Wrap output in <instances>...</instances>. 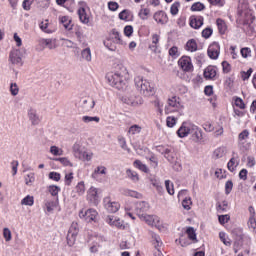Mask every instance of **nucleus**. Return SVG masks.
<instances>
[{"mask_svg":"<svg viewBox=\"0 0 256 256\" xmlns=\"http://www.w3.org/2000/svg\"><path fill=\"white\" fill-rule=\"evenodd\" d=\"M106 175H107V167L103 165H98L92 173V179H95L96 181H101V179L99 178L105 177Z\"/></svg>","mask_w":256,"mask_h":256,"instance_id":"obj_15","label":"nucleus"},{"mask_svg":"<svg viewBox=\"0 0 256 256\" xmlns=\"http://www.w3.org/2000/svg\"><path fill=\"white\" fill-rule=\"evenodd\" d=\"M218 31L221 35H225V32L227 31V24L225 21L221 18H218L216 20Z\"/></svg>","mask_w":256,"mask_h":256,"instance_id":"obj_30","label":"nucleus"},{"mask_svg":"<svg viewBox=\"0 0 256 256\" xmlns=\"http://www.w3.org/2000/svg\"><path fill=\"white\" fill-rule=\"evenodd\" d=\"M247 139H249V132H248V130H243L238 135V146L240 148H245V143H247Z\"/></svg>","mask_w":256,"mask_h":256,"instance_id":"obj_27","label":"nucleus"},{"mask_svg":"<svg viewBox=\"0 0 256 256\" xmlns=\"http://www.w3.org/2000/svg\"><path fill=\"white\" fill-rule=\"evenodd\" d=\"M204 77L208 80L217 77V68L215 66H208L207 68H205Z\"/></svg>","mask_w":256,"mask_h":256,"instance_id":"obj_25","label":"nucleus"},{"mask_svg":"<svg viewBox=\"0 0 256 256\" xmlns=\"http://www.w3.org/2000/svg\"><path fill=\"white\" fill-rule=\"evenodd\" d=\"M122 101L123 103H126V105H131V107H139V105H143V98L135 94L125 96L122 98Z\"/></svg>","mask_w":256,"mask_h":256,"instance_id":"obj_8","label":"nucleus"},{"mask_svg":"<svg viewBox=\"0 0 256 256\" xmlns=\"http://www.w3.org/2000/svg\"><path fill=\"white\" fill-rule=\"evenodd\" d=\"M227 207H229V203H227V201H223L222 203L216 204V210L219 213H227Z\"/></svg>","mask_w":256,"mask_h":256,"instance_id":"obj_38","label":"nucleus"},{"mask_svg":"<svg viewBox=\"0 0 256 256\" xmlns=\"http://www.w3.org/2000/svg\"><path fill=\"white\" fill-rule=\"evenodd\" d=\"M78 15H79V19H80L81 23H84L85 25H87V23H89V16L87 15L85 8H79Z\"/></svg>","mask_w":256,"mask_h":256,"instance_id":"obj_31","label":"nucleus"},{"mask_svg":"<svg viewBox=\"0 0 256 256\" xmlns=\"http://www.w3.org/2000/svg\"><path fill=\"white\" fill-rule=\"evenodd\" d=\"M237 165H239V162H237L235 157H232L227 164V168L233 173L237 169Z\"/></svg>","mask_w":256,"mask_h":256,"instance_id":"obj_42","label":"nucleus"},{"mask_svg":"<svg viewBox=\"0 0 256 256\" xmlns=\"http://www.w3.org/2000/svg\"><path fill=\"white\" fill-rule=\"evenodd\" d=\"M59 22L67 31H71L73 29V25H71V19L67 16L59 17Z\"/></svg>","mask_w":256,"mask_h":256,"instance_id":"obj_29","label":"nucleus"},{"mask_svg":"<svg viewBox=\"0 0 256 256\" xmlns=\"http://www.w3.org/2000/svg\"><path fill=\"white\" fill-rule=\"evenodd\" d=\"M105 47L109 49V51H117V44L114 43L111 39H108L106 42H104Z\"/></svg>","mask_w":256,"mask_h":256,"instance_id":"obj_52","label":"nucleus"},{"mask_svg":"<svg viewBox=\"0 0 256 256\" xmlns=\"http://www.w3.org/2000/svg\"><path fill=\"white\" fill-rule=\"evenodd\" d=\"M192 129H193V124L183 122L180 128L177 130V135L178 137H180V139H183L184 137L191 135Z\"/></svg>","mask_w":256,"mask_h":256,"instance_id":"obj_10","label":"nucleus"},{"mask_svg":"<svg viewBox=\"0 0 256 256\" xmlns=\"http://www.w3.org/2000/svg\"><path fill=\"white\" fill-rule=\"evenodd\" d=\"M10 93L13 95V97H16V95H19V86L17 83H11L10 84Z\"/></svg>","mask_w":256,"mask_h":256,"instance_id":"obj_61","label":"nucleus"},{"mask_svg":"<svg viewBox=\"0 0 256 256\" xmlns=\"http://www.w3.org/2000/svg\"><path fill=\"white\" fill-rule=\"evenodd\" d=\"M181 7V3L174 2L170 7L171 15H177L179 13V8Z\"/></svg>","mask_w":256,"mask_h":256,"instance_id":"obj_50","label":"nucleus"},{"mask_svg":"<svg viewBox=\"0 0 256 256\" xmlns=\"http://www.w3.org/2000/svg\"><path fill=\"white\" fill-rule=\"evenodd\" d=\"M80 107L86 111H92L95 108V99L93 98H82L80 100Z\"/></svg>","mask_w":256,"mask_h":256,"instance_id":"obj_19","label":"nucleus"},{"mask_svg":"<svg viewBox=\"0 0 256 256\" xmlns=\"http://www.w3.org/2000/svg\"><path fill=\"white\" fill-rule=\"evenodd\" d=\"M165 113H183V105H181V101L179 97L172 96L168 98L167 104L165 106Z\"/></svg>","mask_w":256,"mask_h":256,"instance_id":"obj_3","label":"nucleus"},{"mask_svg":"<svg viewBox=\"0 0 256 256\" xmlns=\"http://www.w3.org/2000/svg\"><path fill=\"white\" fill-rule=\"evenodd\" d=\"M41 45L47 47L48 49H57V39L49 38V39H41Z\"/></svg>","mask_w":256,"mask_h":256,"instance_id":"obj_26","label":"nucleus"},{"mask_svg":"<svg viewBox=\"0 0 256 256\" xmlns=\"http://www.w3.org/2000/svg\"><path fill=\"white\" fill-rule=\"evenodd\" d=\"M54 161H59V163L64 165V167H73V164L71 163V161H69V158L67 157L56 158L54 159Z\"/></svg>","mask_w":256,"mask_h":256,"instance_id":"obj_47","label":"nucleus"},{"mask_svg":"<svg viewBox=\"0 0 256 256\" xmlns=\"http://www.w3.org/2000/svg\"><path fill=\"white\" fill-rule=\"evenodd\" d=\"M73 155L80 161H91V159H93V152L83 151V148L78 150V152H74Z\"/></svg>","mask_w":256,"mask_h":256,"instance_id":"obj_17","label":"nucleus"},{"mask_svg":"<svg viewBox=\"0 0 256 256\" xmlns=\"http://www.w3.org/2000/svg\"><path fill=\"white\" fill-rule=\"evenodd\" d=\"M118 143L124 151H127V153H131V149L127 146V140L123 136H118Z\"/></svg>","mask_w":256,"mask_h":256,"instance_id":"obj_36","label":"nucleus"},{"mask_svg":"<svg viewBox=\"0 0 256 256\" xmlns=\"http://www.w3.org/2000/svg\"><path fill=\"white\" fill-rule=\"evenodd\" d=\"M243 247V237L239 236L238 240L234 242V252L239 253V249Z\"/></svg>","mask_w":256,"mask_h":256,"instance_id":"obj_53","label":"nucleus"},{"mask_svg":"<svg viewBox=\"0 0 256 256\" xmlns=\"http://www.w3.org/2000/svg\"><path fill=\"white\" fill-rule=\"evenodd\" d=\"M133 166L136 169L143 171V173H149V168L147 167V165L143 164V162H141V160H135L133 163Z\"/></svg>","mask_w":256,"mask_h":256,"instance_id":"obj_33","label":"nucleus"},{"mask_svg":"<svg viewBox=\"0 0 256 256\" xmlns=\"http://www.w3.org/2000/svg\"><path fill=\"white\" fill-rule=\"evenodd\" d=\"M35 203V199L33 198V196H26L24 199H22L21 201V205H28V207H33Z\"/></svg>","mask_w":256,"mask_h":256,"instance_id":"obj_41","label":"nucleus"},{"mask_svg":"<svg viewBox=\"0 0 256 256\" xmlns=\"http://www.w3.org/2000/svg\"><path fill=\"white\" fill-rule=\"evenodd\" d=\"M57 207H59V198H56V200L46 199L44 201V209L47 213H53Z\"/></svg>","mask_w":256,"mask_h":256,"instance_id":"obj_18","label":"nucleus"},{"mask_svg":"<svg viewBox=\"0 0 256 256\" xmlns=\"http://www.w3.org/2000/svg\"><path fill=\"white\" fill-rule=\"evenodd\" d=\"M141 126L134 124L128 129V135H139L141 133Z\"/></svg>","mask_w":256,"mask_h":256,"instance_id":"obj_37","label":"nucleus"},{"mask_svg":"<svg viewBox=\"0 0 256 256\" xmlns=\"http://www.w3.org/2000/svg\"><path fill=\"white\" fill-rule=\"evenodd\" d=\"M110 39L116 44L121 43V34L118 31L113 30Z\"/></svg>","mask_w":256,"mask_h":256,"instance_id":"obj_40","label":"nucleus"},{"mask_svg":"<svg viewBox=\"0 0 256 256\" xmlns=\"http://www.w3.org/2000/svg\"><path fill=\"white\" fill-rule=\"evenodd\" d=\"M240 53L243 59H249V57H251V48L244 47L240 50Z\"/></svg>","mask_w":256,"mask_h":256,"instance_id":"obj_56","label":"nucleus"},{"mask_svg":"<svg viewBox=\"0 0 256 256\" xmlns=\"http://www.w3.org/2000/svg\"><path fill=\"white\" fill-rule=\"evenodd\" d=\"M116 220H117V217L113 215H108L105 217V222L108 223L110 227H113V225H115Z\"/></svg>","mask_w":256,"mask_h":256,"instance_id":"obj_63","label":"nucleus"},{"mask_svg":"<svg viewBox=\"0 0 256 256\" xmlns=\"http://www.w3.org/2000/svg\"><path fill=\"white\" fill-rule=\"evenodd\" d=\"M76 192L78 193V195L85 194V182L81 181L76 185Z\"/></svg>","mask_w":256,"mask_h":256,"instance_id":"obj_57","label":"nucleus"},{"mask_svg":"<svg viewBox=\"0 0 256 256\" xmlns=\"http://www.w3.org/2000/svg\"><path fill=\"white\" fill-rule=\"evenodd\" d=\"M219 238L222 241V243H224V245H226V247H230L231 245V240L227 237V235L225 234V232H220L219 233Z\"/></svg>","mask_w":256,"mask_h":256,"instance_id":"obj_45","label":"nucleus"},{"mask_svg":"<svg viewBox=\"0 0 256 256\" xmlns=\"http://www.w3.org/2000/svg\"><path fill=\"white\" fill-rule=\"evenodd\" d=\"M50 153L52 155H55V157L61 156V155H63V149H61V148H59L57 146H51L50 147Z\"/></svg>","mask_w":256,"mask_h":256,"instance_id":"obj_54","label":"nucleus"},{"mask_svg":"<svg viewBox=\"0 0 256 256\" xmlns=\"http://www.w3.org/2000/svg\"><path fill=\"white\" fill-rule=\"evenodd\" d=\"M134 83L137 91H139L141 95H144V97H152V95H155V87L151 85L149 80L143 78V76H136Z\"/></svg>","mask_w":256,"mask_h":256,"instance_id":"obj_2","label":"nucleus"},{"mask_svg":"<svg viewBox=\"0 0 256 256\" xmlns=\"http://www.w3.org/2000/svg\"><path fill=\"white\" fill-rule=\"evenodd\" d=\"M41 31L44 33H53V30L49 29V20H45L44 22H41L39 25Z\"/></svg>","mask_w":256,"mask_h":256,"instance_id":"obj_43","label":"nucleus"},{"mask_svg":"<svg viewBox=\"0 0 256 256\" xmlns=\"http://www.w3.org/2000/svg\"><path fill=\"white\" fill-rule=\"evenodd\" d=\"M185 49L186 51H190V53H195L197 51V42L193 39L189 40L186 43Z\"/></svg>","mask_w":256,"mask_h":256,"instance_id":"obj_34","label":"nucleus"},{"mask_svg":"<svg viewBox=\"0 0 256 256\" xmlns=\"http://www.w3.org/2000/svg\"><path fill=\"white\" fill-rule=\"evenodd\" d=\"M191 205H193V202L191 201V197L183 199L182 201L183 209H185L186 211H189V209H191Z\"/></svg>","mask_w":256,"mask_h":256,"instance_id":"obj_55","label":"nucleus"},{"mask_svg":"<svg viewBox=\"0 0 256 256\" xmlns=\"http://www.w3.org/2000/svg\"><path fill=\"white\" fill-rule=\"evenodd\" d=\"M178 65L184 73H191L193 71V62L191 61V57L189 56H182L178 60Z\"/></svg>","mask_w":256,"mask_h":256,"instance_id":"obj_7","label":"nucleus"},{"mask_svg":"<svg viewBox=\"0 0 256 256\" xmlns=\"http://www.w3.org/2000/svg\"><path fill=\"white\" fill-rule=\"evenodd\" d=\"M165 188L169 195H175V188H174L173 182H171V180L165 181Z\"/></svg>","mask_w":256,"mask_h":256,"instance_id":"obj_39","label":"nucleus"},{"mask_svg":"<svg viewBox=\"0 0 256 256\" xmlns=\"http://www.w3.org/2000/svg\"><path fill=\"white\" fill-rule=\"evenodd\" d=\"M139 219H141V221H144L145 223H147V225H150L151 227H157L159 223V218L154 215L140 214Z\"/></svg>","mask_w":256,"mask_h":256,"instance_id":"obj_13","label":"nucleus"},{"mask_svg":"<svg viewBox=\"0 0 256 256\" xmlns=\"http://www.w3.org/2000/svg\"><path fill=\"white\" fill-rule=\"evenodd\" d=\"M135 209L138 217H140V215H145V213L149 211V203L145 201L137 202L135 205Z\"/></svg>","mask_w":256,"mask_h":256,"instance_id":"obj_20","label":"nucleus"},{"mask_svg":"<svg viewBox=\"0 0 256 256\" xmlns=\"http://www.w3.org/2000/svg\"><path fill=\"white\" fill-rule=\"evenodd\" d=\"M9 61L13 65H18V66L23 65V59L21 58V51L18 49L12 50L9 55Z\"/></svg>","mask_w":256,"mask_h":256,"instance_id":"obj_12","label":"nucleus"},{"mask_svg":"<svg viewBox=\"0 0 256 256\" xmlns=\"http://www.w3.org/2000/svg\"><path fill=\"white\" fill-rule=\"evenodd\" d=\"M48 191L52 197H57V195H59V191H61V188H59V186L52 185L48 187Z\"/></svg>","mask_w":256,"mask_h":256,"instance_id":"obj_51","label":"nucleus"},{"mask_svg":"<svg viewBox=\"0 0 256 256\" xmlns=\"http://www.w3.org/2000/svg\"><path fill=\"white\" fill-rule=\"evenodd\" d=\"M87 201L92 203V205H99V201H101V198L99 197V189L93 186L90 187L87 192Z\"/></svg>","mask_w":256,"mask_h":256,"instance_id":"obj_9","label":"nucleus"},{"mask_svg":"<svg viewBox=\"0 0 256 256\" xmlns=\"http://www.w3.org/2000/svg\"><path fill=\"white\" fill-rule=\"evenodd\" d=\"M125 195H127V197H134V199H141V197H143V195H141V193H139L135 190H126Z\"/></svg>","mask_w":256,"mask_h":256,"instance_id":"obj_44","label":"nucleus"},{"mask_svg":"<svg viewBox=\"0 0 256 256\" xmlns=\"http://www.w3.org/2000/svg\"><path fill=\"white\" fill-rule=\"evenodd\" d=\"M109 84L116 89H123L129 81V72L127 68L123 65H118L114 73H109L106 76Z\"/></svg>","mask_w":256,"mask_h":256,"instance_id":"obj_1","label":"nucleus"},{"mask_svg":"<svg viewBox=\"0 0 256 256\" xmlns=\"http://www.w3.org/2000/svg\"><path fill=\"white\" fill-rule=\"evenodd\" d=\"M220 51L221 47L219 46V43L214 42L208 47V56L210 59H218Z\"/></svg>","mask_w":256,"mask_h":256,"instance_id":"obj_14","label":"nucleus"},{"mask_svg":"<svg viewBox=\"0 0 256 256\" xmlns=\"http://www.w3.org/2000/svg\"><path fill=\"white\" fill-rule=\"evenodd\" d=\"M161 39V36H159V34H153L152 35V43L149 46V49L153 52V53H159V41Z\"/></svg>","mask_w":256,"mask_h":256,"instance_id":"obj_22","label":"nucleus"},{"mask_svg":"<svg viewBox=\"0 0 256 256\" xmlns=\"http://www.w3.org/2000/svg\"><path fill=\"white\" fill-rule=\"evenodd\" d=\"M250 217L248 220V227L249 229H252L254 233H256V219H255V209H253V206L249 207Z\"/></svg>","mask_w":256,"mask_h":256,"instance_id":"obj_23","label":"nucleus"},{"mask_svg":"<svg viewBox=\"0 0 256 256\" xmlns=\"http://www.w3.org/2000/svg\"><path fill=\"white\" fill-rule=\"evenodd\" d=\"M28 117L32 125H39V123H41V119L39 118V115H37V110L33 108L28 110Z\"/></svg>","mask_w":256,"mask_h":256,"instance_id":"obj_24","label":"nucleus"},{"mask_svg":"<svg viewBox=\"0 0 256 256\" xmlns=\"http://www.w3.org/2000/svg\"><path fill=\"white\" fill-rule=\"evenodd\" d=\"M227 155V148L224 146L218 147L213 151L212 157L213 159H222Z\"/></svg>","mask_w":256,"mask_h":256,"instance_id":"obj_28","label":"nucleus"},{"mask_svg":"<svg viewBox=\"0 0 256 256\" xmlns=\"http://www.w3.org/2000/svg\"><path fill=\"white\" fill-rule=\"evenodd\" d=\"M99 213L97 210L90 208L86 211L81 210L79 212L80 219H83V221H86V223H93V221H97Z\"/></svg>","mask_w":256,"mask_h":256,"instance_id":"obj_5","label":"nucleus"},{"mask_svg":"<svg viewBox=\"0 0 256 256\" xmlns=\"http://www.w3.org/2000/svg\"><path fill=\"white\" fill-rule=\"evenodd\" d=\"M162 155H164L167 161L169 162L173 161V154H171V149H169L168 147L164 148V152H162Z\"/></svg>","mask_w":256,"mask_h":256,"instance_id":"obj_59","label":"nucleus"},{"mask_svg":"<svg viewBox=\"0 0 256 256\" xmlns=\"http://www.w3.org/2000/svg\"><path fill=\"white\" fill-rule=\"evenodd\" d=\"M126 175L128 179H131V181H133V183H137L139 181V174L131 169H128L126 171Z\"/></svg>","mask_w":256,"mask_h":256,"instance_id":"obj_35","label":"nucleus"},{"mask_svg":"<svg viewBox=\"0 0 256 256\" xmlns=\"http://www.w3.org/2000/svg\"><path fill=\"white\" fill-rule=\"evenodd\" d=\"M190 135H192V139L195 141V143H200V141L203 140V132L195 125L192 126Z\"/></svg>","mask_w":256,"mask_h":256,"instance_id":"obj_21","label":"nucleus"},{"mask_svg":"<svg viewBox=\"0 0 256 256\" xmlns=\"http://www.w3.org/2000/svg\"><path fill=\"white\" fill-rule=\"evenodd\" d=\"M77 235H79V224L77 222H72L67 234V244L69 247H73L75 245Z\"/></svg>","mask_w":256,"mask_h":256,"instance_id":"obj_4","label":"nucleus"},{"mask_svg":"<svg viewBox=\"0 0 256 256\" xmlns=\"http://www.w3.org/2000/svg\"><path fill=\"white\" fill-rule=\"evenodd\" d=\"M81 57L84 61H87V63H91L93 57L91 55V48H85L81 51Z\"/></svg>","mask_w":256,"mask_h":256,"instance_id":"obj_32","label":"nucleus"},{"mask_svg":"<svg viewBox=\"0 0 256 256\" xmlns=\"http://www.w3.org/2000/svg\"><path fill=\"white\" fill-rule=\"evenodd\" d=\"M25 183L26 185H33L35 183V174L29 173L25 176Z\"/></svg>","mask_w":256,"mask_h":256,"instance_id":"obj_60","label":"nucleus"},{"mask_svg":"<svg viewBox=\"0 0 256 256\" xmlns=\"http://www.w3.org/2000/svg\"><path fill=\"white\" fill-rule=\"evenodd\" d=\"M204 21L205 18H203V16L192 15L189 18V25L192 27V29H201V27H203Z\"/></svg>","mask_w":256,"mask_h":256,"instance_id":"obj_11","label":"nucleus"},{"mask_svg":"<svg viewBox=\"0 0 256 256\" xmlns=\"http://www.w3.org/2000/svg\"><path fill=\"white\" fill-rule=\"evenodd\" d=\"M186 233L191 241H197V234L195 233V229L193 227H189L186 230Z\"/></svg>","mask_w":256,"mask_h":256,"instance_id":"obj_46","label":"nucleus"},{"mask_svg":"<svg viewBox=\"0 0 256 256\" xmlns=\"http://www.w3.org/2000/svg\"><path fill=\"white\" fill-rule=\"evenodd\" d=\"M3 237L7 243L13 239V236L11 234V230L9 228H4L3 229Z\"/></svg>","mask_w":256,"mask_h":256,"instance_id":"obj_58","label":"nucleus"},{"mask_svg":"<svg viewBox=\"0 0 256 256\" xmlns=\"http://www.w3.org/2000/svg\"><path fill=\"white\" fill-rule=\"evenodd\" d=\"M73 155L80 161H91V159H93V152L83 151V148L78 150V152H74Z\"/></svg>","mask_w":256,"mask_h":256,"instance_id":"obj_16","label":"nucleus"},{"mask_svg":"<svg viewBox=\"0 0 256 256\" xmlns=\"http://www.w3.org/2000/svg\"><path fill=\"white\" fill-rule=\"evenodd\" d=\"M104 208L108 213H117L121 208V205L117 201H113L111 197H105L103 199Z\"/></svg>","mask_w":256,"mask_h":256,"instance_id":"obj_6","label":"nucleus"},{"mask_svg":"<svg viewBox=\"0 0 256 256\" xmlns=\"http://www.w3.org/2000/svg\"><path fill=\"white\" fill-rule=\"evenodd\" d=\"M166 125L167 127H170V128H172L174 125H177V118L173 116H168L166 118Z\"/></svg>","mask_w":256,"mask_h":256,"instance_id":"obj_62","label":"nucleus"},{"mask_svg":"<svg viewBox=\"0 0 256 256\" xmlns=\"http://www.w3.org/2000/svg\"><path fill=\"white\" fill-rule=\"evenodd\" d=\"M82 121L84 123H91L93 121H95V123H99V121H101V119L97 116H83Z\"/></svg>","mask_w":256,"mask_h":256,"instance_id":"obj_48","label":"nucleus"},{"mask_svg":"<svg viewBox=\"0 0 256 256\" xmlns=\"http://www.w3.org/2000/svg\"><path fill=\"white\" fill-rule=\"evenodd\" d=\"M190 9L193 12H195V11H203L205 9V4H203L201 2H196V3L192 4Z\"/></svg>","mask_w":256,"mask_h":256,"instance_id":"obj_49","label":"nucleus"},{"mask_svg":"<svg viewBox=\"0 0 256 256\" xmlns=\"http://www.w3.org/2000/svg\"><path fill=\"white\" fill-rule=\"evenodd\" d=\"M134 149L137 153V155H145V153H147V151H149V149H147V147H141V146H134Z\"/></svg>","mask_w":256,"mask_h":256,"instance_id":"obj_64","label":"nucleus"}]
</instances>
